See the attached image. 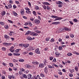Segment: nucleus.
Segmentation results:
<instances>
[{"mask_svg":"<svg viewBox=\"0 0 79 79\" xmlns=\"http://www.w3.org/2000/svg\"><path fill=\"white\" fill-rule=\"evenodd\" d=\"M20 69L21 70V71H22V72L23 71V72H24V71H25V70L23 68H21Z\"/></svg>","mask_w":79,"mask_h":79,"instance_id":"obj_37","label":"nucleus"},{"mask_svg":"<svg viewBox=\"0 0 79 79\" xmlns=\"http://www.w3.org/2000/svg\"><path fill=\"white\" fill-rule=\"evenodd\" d=\"M31 33V31H28L25 34V35H28L29 34H30V33Z\"/></svg>","mask_w":79,"mask_h":79,"instance_id":"obj_18","label":"nucleus"},{"mask_svg":"<svg viewBox=\"0 0 79 79\" xmlns=\"http://www.w3.org/2000/svg\"><path fill=\"white\" fill-rule=\"evenodd\" d=\"M53 57H49V59L50 60H53Z\"/></svg>","mask_w":79,"mask_h":79,"instance_id":"obj_46","label":"nucleus"},{"mask_svg":"<svg viewBox=\"0 0 79 79\" xmlns=\"http://www.w3.org/2000/svg\"><path fill=\"white\" fill-rule=\"evenodd\" d=\"M35 9H36V10H39V8L38 6H36L35 7Z\"/></svg>","mask_w":79,"mask_h":79,"instance_id":"obj_44","label":"nucleus"},{"mask_svg":"<svg viewBox=\"0 0 79 79\" xmlns=\"http://www.w3.org/2000/svg\"><path fill=\"white\" fill-rule=\"evenodd\" d=\"M1 14L2 16H4V15H6V12L4 10L2 11Z\"/></svg>","mask_w":79,"mask_h":79,"instance_id":"obj_11","label":"nucleus"},{"mask_svg":"<svg viewBox=\"0 0 79 79\" xmlns=\"http://www.w3.org/2000/svg\"><path fill=\"white\" fill-rule=\"evenodd\" d=\"M24 9H22L21 10L20 13L22 15H24Z\"/></svg>","mask_w":79,"mask_h":79,"instance_id":"obj_12","label":"nucleus"},{"mask_svg":"<svg viewBox=\"0 0 79 79\" xmlns=\"http://www.w3.org/2000/svg\"><path fill=\"white\" fill-rule=\"evenodd\" d=\"M74 22H77V20L76 19H74Z\"/></svg>","mask_w":79,"mask_h":79,"instance_id":"obj_45","label":"nucleus"},{"mask_svg":"<svg viewBox=\"0 0 79 79\" xmlns=\"http://www.w3.org/2000/svg\"><path fill=\"white\" fill-rule=\"evenodd\" d=\"M56 58H54L52 62H55L56 61Z\"/></svg>","mask_w":79,"mask_h":79,"instance_id":"obj_50","label":"nucleus"},{"mask_svg":"<svg viewBox=\"0 0 79 79\" xmlns=\"http://www.w3.org/2000/svg\"><path fill=\"white\" fill-rule=\"evenodd\" d=\"M5 38V39H9L10 38L9 36L8 35H4Z\"/></svg>","mask_w":79,"mask_h":79,"instance_id":"obj_15","label":"nucleus"},{"mask_svg":"<svg viewBox=\"0 0 79 79\" xmlns=\"http://www.w3.org/2000/svg\"><path fill=\"white\" fill-rule=\"evenodd\" d=\"M59 49L60 50H61V49H62V47L61 46H59Z\"/></svg>","mask_w":79,"mask_h":79,"instance_id":"obj_53","label":"nucleus"},{"mask_svg":"<svg viewBox=\"0 0 79 79\" xmlns=\"http://www.w3.org/2000/svg\"><path fill=\"white\" fill-rule=\"evenodd\" d=\"M75 69L76 70V71H78V68H77V67H75Z\"/></svg>","mask_w":79,"mask_h":79,"instance_id":"obj_40","label":"nucleus"},{"mask_svg":"<svg viewBox=\"0 0 79 79\" xmlns=\"http://www.w3.org/2000/svg\"><path fill=\"white\" fill-rule=\"evenodd\" d=\"M11 39L12 41H14L15 40V38H12V37H11L10 38Z\"/></svg>","mask_w":79,"mask_h":79,"instance_id":"obj_51","label":"nucleus"},{"mask_svg":"<svg viewBox=\"0 0 79 79\" xmlns=\"http://www.w3.org/2000/svg\"><path fill=\"white\" fill-rule=\"evenodd\" d=\"M13 49H14V47L13 46H12L10 49V50L11 52H14V50H12Z\"/></svg>","mask_w":79,"mask_h":79,"instance_id":"obj_9","label":"nucleus"},{"mask_svg":"<svg viewBox=\"0 0 79 79\" xmlns=\"http://www.w3.org/2000/svg\"><path fill=\"white\" fill-rule=\"evenodd\" d=\"M49 40H50V38H47L46 39V41H49Z\"/></svg>","mask_w":79,"mask_h":79,"instance_id":"obj_48","label":"nucleus"},{"mask_svg":"<svg viewBox=\"0 0 79 79\" xmlns=\"http://www.w3.org/2000/svg\"><path fill=\"white\" fill-rule=\"evenodd\" d=\"M24 44H19V46L20 47H24Z\"/></svg>","mask_w":79,"mask_h":79,"instance_id":"obj_29","label":"nucleus"},{"mask_svg":"<svg viewBox=\"0 0 79 79\" xmlns=\"http://www.w3.org/2000/svg\"><path fill=\"white\" fill-rule=\"evenodd\" d=\"M13 7L14 8H16V6L15 5H14L13 6Z\"/></svg>","mask_w":79,"mask_h":79,"instance_id":"obj_64","label":"nucleus"},{"mask_svg":"<svg viewBox=\"0 0 79 79\" xmlns=\"http://www.w3.org/2000/svg\"><path fill=\"white\" fill-rule=\"evenodd\" d=\"M64 29L63 28H59L58 30V31H59V32H62V31H64Z\"/></svg>","mask_w":79,"mask_h":79,"instance_id":"obj_10","label":"nucleus"},{"mask_svg":"<svg viewBox=\"0 0 79 79\" xmlns=\"http://www.w3.org/2000/svg\"><path fill=\"white\" fill-rule=\"evenodd\" d=\"M20 50V49H16L15 51V52L16 53H18V52H19V51Z\"/></svg>","mask_w":79,"mask_h":79,"instance_id":"obj_28","label":"nucleus"},{"mask_svg":"<svg viewBox=\"0 0 79 79\" xmlns=\"http://www.w3.org/2000/svg\"><path fill=\"white\" fill-rule=\"evenodd\" d=\"M70 23V24H72V25H73V22H72V21H70L69 22Z\"/></svg>","mask_w":79,"mask_h":79,"instance_id":"obj_61","label":"nucleus"},{"mask_svg":"<svg viewBox=\"0 0 79 79\" xmlns=\"http://www.w3.org/2000/svg\"><path fill=\"white\" fill-rule=\"evenodd\" d=\"M8 55H9V56H12V54H11V53H9L8 54Z\"/></svg>","mask_w":79,"mask_h":79,"instance_id":"obj_58","label":"nucleus"},{"mask_svg":"<svg viewBox=\"0 0 79 79\" xmlns=\"http://www.w3.org/2000/svg\"><path fill=\"white\" fill-rule=\"evenodd\" d=\"M51 17L53 18H57L58 16L55 15H52Z\"/></svg>","mask_w":79,"mask_h":79,"instance_id":"obj_24","label":"nucleus"},{"mask_svg":"<svg viewBox=\"0 0 79 79\" xmlns=\"http://www.w3.org/2000/svg\"><path fill=\"white\" fill-rule=\"evenodd\" d=\"M43 7L44 9L46 10V9H47V7H46V6H45V5L43 6Z\"/></svg>","mask_w":79,"mask_h":79,"instance_id":"obj_43","label":"nucleus"},{"mask_svg":"<svg viewBox=\"0 0 79 79\" xmlns=\"http://www.w3.org/2000/svg\"><path fill=\"white\" fill-rule=\"evenodd\" d=\"M35 52L36 53H37V54H40V53L39 48H37L35 50Z\"/></svg>","mask_w":79,"mask_h":79,"instance_id":"obj_3","label":"nucleus"},{"mask_svg":"<svg viewBox=\"0 0 79 79\" xmlns=\"http://www.w3.org/2000/svg\"><path fill=\"white\" fill-rule=\"evenodd\" d=\"M0 23L1 24V25H2L3 26V25L5 24V23L2 22H0Z\"/></svg>","mask_w":79,"mask_h":79,"instance_id":"obj_31","label":"nucleus"},{"mask_svg":"<svg viewBox=\"0 0 79 79\" xmlns=\"http://www.w3.org/2000/svg\"><path fill=\"white\" fill-rule=\"evenodd\" d=\"M11 67H13V64L12 63H9Z\"/></svg>","mask_w":79,"mask_h":79,"instance_id":"obj_39","label":"nucleus"},{"mask_svg":"<svg viewBox=\"0 0 79 79\" xmlns=\"http://www.w3.org/2000/svg\"><path fill=\"white\" fill-rule=\"evenodd\" d=\"M22 76L23 77H24V78H25L26 79H27V76L26 74H23L22 75Z\"/></svg>","mask_w":79,"mask_h":79,"instance_id":"obj_17","label":"nucleus"},{"mask_svg":"<svg viewBox=\"0 0 79 79\" xmlns=\"http://www.w3.org/2000/svg\"><path fill=\"white\" fill-rule=\"evenodd\" d=\"M8 7L9 8H12V6L11 4H9V5H8Z\"/></svg>","mask_w":79,"mask_h":79,"instance_id":"obj_47","label":"nucleus"},{"mask_svg":"<svg viewBox=\"0 0 79 79\" xmlns=\"http://www.w3.org/2000/svg\"><path fill=\"white\" fill-rule=\"evenodd\" d=\"M26 12L28 14H31V11L29 10H28L26 11Z\"/></svg>","mask_w":79,"mask_h":79,"instance_id":"obj_22","label":"nucleus"},{"mask_svg":"<svg viewBox=\"0 0 79 79\" xmlns=\"http://www.w3.org/2000/svg\"><path fill=\"white\" fill-rule=\"evenodd\" d=\"M56 18V19H55L54 20V21H56L57 20H61V19H62V18L61 17H58V16H57V17Z\"/></svg>","mask_w":79,"mask_h":79,"instance_id":"obj_7","label":"nucleus"},{"mask_svg":"<svg viewBox=\"0 0 79 79\" xmlns=\"http://www.w3.org/2000/svg\"><path fill=\"white\" fill-rule=\"evenodd\" d=\"M54 41H55V40H54V39H53V38H52V39H51V42H54Z\"/></svg>","mask_w":79,"mask_h":79,"instance_id":"obj_38","label":"nucleus"},{"mask_svg":"<svg viewBox=\"0 0 79 79\" xmlns=\"http://www.w3.org/2000/svg\"><path fill=\"white\" fill-rule=\"evenodd\" d=\"M8 77L9 79H11V75H9Z\"/></svg>","mask_w":79,"mask_h":79,"instance_id":"obj_63","label":"nucleus"},{"mask_svg":"<svg viewBox=\"0 0 79 79\" xmlns=\"http://www.w3.org/2000/svg\"><path fill=\"white\" fill-rule=\"evenodd\" d=\"M30 20H31V21H34V18H32V17H31L30 18Z\"/></svg>","mask_w":79,"mask_h":79,"instance_id":"obj_32","label":"nucleus"},{"mask_svg":"<svg viewBox=\"0 0 79 79\" xmlns=\"http://www.w3.org/2000/svg\"><path fill=\"white\" fill-rule=\"evenodd\" d=\"M35 48L31 46H29V48H27V51H31V50H34Z\"/></svg>","mask_w":79,"mask_h":79,"instance_id":"obj_1","label":"nucleus"},{"mask_svg":"<svg viewBox=\"0 0 79 79\" xmlns=\"http://www.w3.org/2000/svg\"><path fill=\"white\" fill-rule=\"evenodd\" d=\"M32 77V75L31 74H28L27 75V77L28 79H31V77Z\"/></svg>","mask_w":79,"mask_h":79,"instance_id":"obj_16","label":"nucleus"},{"mask_svg":"<svg viewBox=\"0 0 79 79\" xmlns=\"http://www.w3.org/2000/svg\"><path fill=\"white\" fill-rule=\"evenodd\" d=\"M8 21H9V23H13V21H12L11 20H8Z\"/></svg>","mask_w":79,"mask_h":79,"instance_id":"obj_49","label":"nucleus"},{"mask_svg":"<svg viewBox=\"0 0 79 79\" xmlns=\"http://www.w3.org/2000/svg\"><path fill=\"white\" fill-rule=\"evenodd\" d=\"M34 64H39V63L37 61H33L32 62Z\"/></svg>","mask_w":79,"mask_h":79,"instance_id":"obj_14","label":"nucleus"},{"mask_svg":"<svg viewBox=\"0 0 79 79\" xmlns=\"http://www.w3.org/2000/svg\"><path fill=\"white\" fill-rule=\"evenodd\" d=\"M39 67L40 68H44V65L43 64H40Z\"/></svg>","mask_w":79,"mask_h":79,"instance_id":"obj_13","label":"nucleus"},{"mask_svg":"<svg viewBox=\"0 0 79 79\" xmlns=\"http://www.w3.org/2000/svg\"><path fill=\"white\" fill-rule=\"evenodd\" d=\"M4 27L5 28V29H8V25H6V26H5Z\"/></svg>","mask_w":79,"mask_h":79,"instance_id":"obj_42","label":"nucleus"},{"mask_svg":"<svg viewBox=\"0 0 79 79\" xmlns=\"http://www.w3.org/2000/svg\"><path fill=\"white\" fill-rule=\"evenodd\" d=\"M29 55H33V53H32V52H30L29 53Z\"/></svg>","mask_w":79,"mask_h":79,"instance_id":"obj_55","label":"nucleus"},{"mask_svg":"<svg viewBox=\"0 0 79 79\" xmlns=\"http://www.w3.org/2000/svg\"><path fill=\"white\" fill-rule=\"evenodd\" d=\"M13 62H15V63H16V62H18V60L14 59V60H13Z\"/></svg>","mask_w":79,"mask_h":79,"instance_id":"obj_52","label":"nucleus"},{"mask_svg":"<svg viewBox=\"0 0 79 79\" xmlns=\"http://www.w3.org/2000/svg\"><path fill=\"white\" fill-rule=\"evenodd\" d=\"M35 23L36 24H39L40 23V20L39 19H35L34 21Z\"/></svg>","mask_w":79,"mask_h":79,"instance_id":"obj_2","label":"nucleus"},{"mask_svg":"<svg viewBox=\"0 0 79 79\" xmlns=\"http://www.w3.org/2000/svg\"><path fill=\"white\" fill-rule=\"evenodd\" d=\"M58 41H59V42H61V41H62V40L61 39V38H59L58 39Z\"/></svg>","mask_w":79,"mask_h":79,"instance_id":"obj_57","label":"nucleus"},{"mask_svg":"<svg viewBox=\"0 0 79 79\" xmlns=\"http://www.w3.org/2000/svg\"><path fill=\"white\" fill-rule=\"evenodd\" d=\"M40 76H41V77H44V74H43V73H41Z\"/></svg>","mask_w":79,"mask_h":79,"instance_id":"obj_59","label":"nucleus"},{"mask_svg":"<svg viewBox=\"0 0 79 79\" xmlns=\"http://www.w3.org/2000/svg\"><path fill=\"white\" fill-rule=\"evenodd\" d=\"M48 67L49 68H53V67L50 65L48 66Z\"/></svg>","mask_w":79,"mask_h":79,"instance_id":"obj_33","label":"nucleus"},{"mask_svg":"<svg viewBox=\"0 0 79 79\" xmlns=\"http://www.w3.org/2000/svg\"><path fill=\"white\" fill-rule=\"evenodd\" d=\"M19 62H23L24 61V60L23 59H19Z\"/></svg>","mask_w":79,"mask_h":79,"instance_id":"obj_21","label":"nucleus"},{"mask_svg":"<svg viewBox=\"0 0 79 79\" xmlns=\"http://www.w3.org/2000/svg\"><path fill=\"white\" fill-rule=\"evenodd\" d=\"M50 7H49L48 6H47V10H50Z\"/></svg>","mask_w":79,"mask_h":79,"instance_id":"obj_54","label":"nucleus"},{"mask_svg":"<svg viewBox=\"0 0 79 79\" xmlns=\"http://www.w3.org/2000/svg\"><path fill=\"white\" fill-rule=\"evenodd\" d=\"M11 44L10 43H7V46H9L10 45H11Z\"/></svg>","mask_w":79,"mask_h":79,"instance_id":"obj_62","label":"nucleus"},{"mask_svg":"<svg viewBox=\"0 0 79 79\" xmlns=\"http://www.w3.org/2000/svg\"><path fill=\"white\" fill-rule=\"evenodd\" d=\"M3 45H6V46H8V43L4 42L3 43Z\"/></svg>","mask_w":79,"mask_h":79,"instance_id":"obj_26","label":"nucleus"},{"mask_svg":"<svg viewBox=\"0 0 79 79\" xmlns=\"http://www.w3.org/2000/svg\"><path fill=\"white\" fill-rule=\"evenodd\" d=\"M62 5L63 4H60L58 5V6L60 8H61V7H62Z\"/></svg>","mask_w":79,"mask_h":79,"instance_id":"obj_41","label":"nucleus"},{"mask_svg":"<svg viewBox=\"0 0 79 79\" xmlns=\"http://www.w3.org/2000/svg\"><path fill=\"white\" fill-rule=\"evenodd\" d=\"M2 50L3 51H5V50H6V49L5 48L3 47L2 48Z\"/></svg>","mask_w":79,"mask_h":79,"instance_id":"obj_30","label":"nucleus"},{"mask_svg":"<svg viewBox=\"0 0 79 79\" xmlns=\"http://www.w3.org/2000/svg\"><path fill=\"white\" fill-rule=\"evenodd\" d=\"M29 46V44H24V48H27Z\"/></svg>","mask_w":79,"mask_h":79,"instance_id":"obj_6","label":"nucleus"},{"mask_svg":"<svg viewBox=\"0 0 79 79\" xmlns=\"http://www.w3.org/2000/svg\"><path fill=\"white\" fill-rule=\"evenodd\" d=\"M26 68H30L31 66L29 64H26L25 65Z\"/></svg>","mask_w":79,"mask_h":79,"instance_id":"obj_5","label":"nucleus"},{"mask_svg":"<svg viewBox=\"0 0 79 79\" xmlns=\"http://www.w3.org/2000/svg\"><path fill=\"white\" fill-rule=\"evenodd\" d=\"M55 54L56 55H57V56H59L60 55V54L59 53H58V52H55Z\"/></svg>","mask_w":79,"mask_h":79,"instance_id":"obj_20","label":"nucleus"},{"mask_svg":"<svg viewBox=\"0 0 79 79\" xmlns=\"http://www.w3.org/2000/svg\"><path fill=\"white\" fill-rule=\"evenodd\" d=\"M27 39H28V40H31L32 38L30 36H28L27 38Z\"/></svg>","mask_w":79,"mask_h":79,"instance_id":"obj_23","label":"nucleus"},{"mask_svg":"<svg viewBox=\"0 0 79 79\" xmlns=\"http://www.w3.org/2000/svg\"><path fill=\"white\" fill-rule=\"evenodd\" d=\"M43 3L44 5H50V4H49L48 2H44Z\"/></svg>","mask_w":79,"mask_h":79,"instance_id":"obj_19","label":"nucleus"},{"mask_svg":"<svg viewBox=\"0 0 79 79\" xmlns=\"http://www.w3.org/2000/svg\"><path fill=\"white\" fill-rule=\"evenodd\" d=\"M36 32H37V33H40V31H39L38 30L36 31Z\"/></svg>","mask_w":79,"mask_h":79,"instance_id":"obj_60","label":"nucleus"},{"mask_svg":"<svg viewBox=\"0 0 79 79\" xmlns=\"http://www.w3.org/2000/svg\"><path fill=\"white\" fill-rule=\"evenodd\" d=\"M64 29H65V31H69V30H70V29H68L67 27H65V28H64Z\"/></svg>","mask_w":79,"mask_h":79,"instance_id":"obj_27","label":"nucleus"},{"mask_svg":"<svg viewBox=\"0 0 79 79\" xmlns=\"http://www.w3.org/2000/svg\"><path fill=\"white\" fill-rule=\"evenodd\" d=\"M33 33H34V34L33 35L34 36H37L38 35V34L37 33H35V32H33Z\"/></svg>","mask_w":79,"mask_h":79,"instance_id":"obj_25","label":"nucleus"},{"mask_svg":"<svg viewBox=\"0 0 79 79\" xmlns=\"http://www.w3.org/2000/svg\"><path fill=\"white\" fill-rule=\"evenodd\" d=\"M32 79H37V77L35 76V77L33 76L32 77Z\"/></svg>","mask_w":79,"mask_h":79,"instance_id":"obj_34","label":"nucleus"},{"mask_svg":"<svg viewBox=\"0 0 79 79\" xmlns=\"http://www.w3.org/2000/svg\"><path fill=\"white\" fill-rule=\"evenodd\" d=\"M33 14L35 15H36V12H35V11H34L33 12Z\"/></svg>","mask_w":79,"mask_h":79,"instance_id":"obj_56","label":"nucleus"},{"mask_svg":"<svg viewBox=\"0 0 79 79\" xmlns=\"http://www.w3.org/2000/svg\"><path fill=\"white\" fill-rule=\"evenodd\" d=\"M52 24H56V25L57 24H60V22H55L52 23Z\"/></svg>","mask_w":79,"mask_h":79,"instance_id":"obj_8","label":"nucleus"},{"mask_svg":"<svg viewBox=\"0 0 79 79\" xmlns=\"http://www.w3.org/2000/svg\"><path fill=\"white\" fill-rule=\"evenodd\" d=\"M67 55H68V56H71V55H72V53H68Z\"/></svg>","mask_w":79,"mask_h":79,"instance_id":"obj_35","label":"nucleus"},{"mask_svg":"<svg viewBox=\"0 0 79 79\" xmlns=\"http://www.w3.org/2000/svg\"><path fill=\"white\" fill-rule=\"evenodd\" d=\"M56 3L57 5H63V2L60 1H58L56 2Z\"/></svg>","mask_w":79,"mask_h":79,"instance_id":"obj_4","label":"nucleus"},{"mask_svg":"<svg viewBox=\"0 0 79 79\" xmlns=\"http://www.w3.org/2000/svg\"><path fill=\"white\" fill-rule=\"evenodd\" d=\"M44 72H47V67H45V69H44Z\"/></svg>","mask_w":79,"mask_h":79,"instance_id":"obj_36","label":"nucleus"}]
</instances>
